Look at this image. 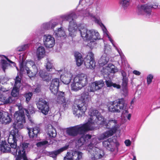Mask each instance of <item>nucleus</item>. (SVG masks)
I'll list each match as a JSON object with an SVG mask.
<instances>
[{
	"label": "nucleus",
	"mask_w": 160,
	"mask_h": 160,
	"mask_svg": "<svg viewBox=\"0 0 160 160\" xmlns=\"http://www.w3.org/2000/svg\"><path fill=\"white\" fill-rule=\"evenodd\" d=\"M98 138H92L90 141V143L87 146L86 149L92 155V160H98L103 157L104 153L103 150L98 148Z\"/></svg>",
	"instance_id": "nucleus-5"
},
{
	"label": "nucleus",
	"mask_w": 160,
	"mask_h": 160,
	"mask_svg": "<svg viewBox=\"0 0 160 160\" xmlns=\"http://www.w3.org/2000/svg\"><path fill=\"white\" fill-rule=\"evenodd\" d=\"M58 72L61 74V80L64 84H68L71 81V87L72 91L80 90L88 83L87 76L85 74H78L71 80L72 75L70 72H66L64 69L59 70Z\"/></svg>",
	"instance_id": "nucleus-4"
},
{
	"label": "nucleus",
	"mask_w": 160,
	"mask_h": 160,
	"mask_svg": "<svg viewBox=\"0 0 160 160\" xmlns=\"http://www.w3.org/2000/svg\"><path fill=\"white\" fill-rule=\"evenodd\" d=\"M39 74L40 77L45 81H48L50 79V78L49 75H48L43 70H40L39 71Z\"/></svg>",
	"instance_id": "nucleus-37"
},
{
	"label": "nucleus",
	"mask_w": 160,
	"mask_h": 160,
	"mask_svg": "<svg viewBox=\"0 0 160 160\" xmlns=\"http://www.w3.org/2000/svg\"><path fill=\"white\" fill-rule=\"evenodd\" d=\"M142 2L143 1V0H140Z\"/></svg>",
	"instance_id": "nucleus-57"
},
{
	"label": "nucleus",
	"mask_w": 160,
	"mask_h": 160,
	"mask_svg": "<svg viewBox=\"0 0 160 160\" xmlns=\"http://www.w3.org/2000/svg\"><path fill=\"white\" fill-rule=\"evenodd\" d=\"M148 6H149V10L150 12V16L151 15V8L156 9L158 8V3L155 2L153 3L152 5L148 4Z\"/></svg>",
	"instance_id": "nucleus-41"
},
{
	"label": "nucleus",
	"mask_w": 160,
	"mask_h": 160,
	"mask_svg": "<svg viewBox=\"0 0 160 160\" xmlns=\"http://www.w3.org/2000/svg\"><path fill=\"white\" fill-rule=\"evenodd\" d=\"M87 107V104L80 102L77 105V108L74 109L73 114L79 118L86 111Z\"/></svg>",
	"instance_id": "nucleus-10"
},
{
	"label": "nucleus",
	"mask_w": 160,
	"mask_h": 160,
	"mask_svg": "<svg viewBox=\"0 0 160 160\" xmlns=\"http://www.w3.org/2000/svg\"><path fill=\"white\" fill-rule=\"evenodd\" d=\"M27 46L28 45H24L20 46L16 48V51L19 52L22 51L26 49Z\"/></svg>",
	"instance_id": "nucleus-44"
},
{
	"label": "nucleus",
	"mask_w": 160,
	"mask_h": 160,
	"mask_svg": "<svg viewBox=\"0 0 160 160\" xmlns=\"http://www.w3.org/2000/svg\"><path fill=\"white\" fill-rule=\"evenodd\" d=\"M89 114L90 117L88 122L68 128L66 131L67 133L72 136L83 134L88 130L94 129L93 125L96 123L98 124L102 125L105 128L111 129L99 135L98 139L102 140L112 135L120 127V125L117 123V121L113 119H111L107 122L96 109H90Z\"/></svg>",
	"instance_id": "nucleus-1"
},
{
	"label": "nucleus",
	"mask_w": 160,
	"mask_h": 160,
	"mask_svg": "<svg viewBox=\"0 0 160 160\" xmlns=\"http://www.w3.org/2000/svg\"><path fill=\"white\" fill-rule=\"evenodd\" d=\"M119 4L123 8L126 9L129 5L130 0H120Z\"/></svg>",
	"instance_id": "nucleus-38"
},
{
	"label": "nucleus",
	"mask_w": 160,
	"mask_h": 160,
	"mask_svg": "<svg viewBox=\"0 0 160 160\" xmlns=\"http://www.w3.org/2000/svg\"><path fill=\"white\" fill-rule=\"evenodd\" d=\"M59 83V80L57 78L52 79L49 88L51 92L54 95L57 94L58 92Z\"/></svg>",
	"instance_id": "nucleus-19"
},
{
	"label": "nucleus",
	"mask_w": 160,
	"mask_h": 160,
	"mask_svg": "<svg viewBox=\"0 0 160 160\" xmlns=\"http://www.w3.org/2000/svg\"><path fill=\"white\" fill-rule=\"evenodd\" d=\"M133 160H136V159H135V157H134V159Z\"/></svg>",
	"instance_id": "nucleus-56"
},
{
	"label": "nucleus",
	"mask_w": 160,
	"mask_h": 160,
	"mask_svg": "<svg viewBox=\"0 0 160 160\" xmlns=\"http://www.w3.org/2000/svg\"><path fill=\"white\" fill-rule=\"evenodd\" d=\"M153 77V76L152 74H149L148 75L147 78V82L148 85L151 83Z\"/></svg>",
	"instance_id": "nucleus-42"
},
{
	"label": "nucleus",
	"mask_w": 160,
	"mask_h": 160,
	"mask_svg": "<svg viewBox=\"0 0 160 160\" xmlns=\"http://www.w3.org/2000/svg\"><path fill=\"white\" fill-rule=\"evenodd\" d=\"M20 78L17 76L15 81V84L11 92L12 96L14 97L18 96L19 94V88L21 86Z\"/></svg>",
	"instance_id": "nucleus-16"
},
{
	"label": "nucleus",
	"mask_w": 160,
	"mask_h": 160,
	"mask_svg": "<svg viewBox=\"0 0 160 160\" xmlns=\"http://www.w3.org/2000/svg\"><path fill=\"white\" fill-rule=\"evenodd\" d=\"M19 110L16 112L14 114V117L15 121L12 125L13 129L12 130L15 131L16 130L18 131V133L20 135H21V133L19 132L18 129L23 128L24 127V124L26 123L24 112L25 111L26 112V115L27 117H28V114L29 113L28 111L24 108H20V107H19Z\"/></svg>",
	"instance_id": "nucleus-6"
},
{
	"label": "nucleus",
	"mask_w": 160,
	"mask_h": 160,
	"mask_svg": "<svg viewBox=\"0 0 160 160\" xmlns=\"http://www.w3.org/2000/svg\"><path fill=\"white\" fill-rule=\"evenodd\" d=\"M13 100V98L11 96H8L4 94H0V101L4 104L11 103Z\"/></svg>",
	"instance_id": "nucleus-26"
},
{
	"label": "nucleus",
	"mask_w": 160,
	"mask_h": 160,
	"mask_svg": "<svg viewBox=\"0 0 160 160\" xmlns=\"http://www.w3.org/2000/svg\"><path fill=\"white\" fill-rule=\"evenodd\" d=\"M95 21L96 22L98 23L99 24H101L102 27V30L103 31L104 35L105 36L107 37L110 41L111 42V43H112V45L113 46L115 47L116 49H117V48L114 44V42L113 40L110 37L109 35H108V32L107 31V29L105 27V26L101 22V21L99 19H95Z\"/></svg>",
	"instance_id": "nucleus-21"
},
{
	"label": "nucleus",
	"mask_w": 160,
	"mask_h": 160,
	"mask_svg": "<svg viewBox=\"0 0 160 160\" xmlns=\"http://www.w3.org/2000/svg\"><path fill=\"white\" fill-rule=\"evenodd\" d=\"M25 109L27 111H28V113H29L28 114V117L29 120L31 123H33V121L32 120L31 117L29 116L30 114H31L35 113V109L33 106L31 105H29L28 106V110H27Z\"/></svg>",
	"instance_id": "nucleus-33"
},
{
	"label": "nucleus",
	"mask_w": 160,
	"mask_h": 160,
	"mask_svg": "<svg viewBox=\"0 0 160 160\" xmlns=\"http://www.w3.org/2000/svg\"><path fill=\"white\" fill-rule=\"evenodd\" d=\"M77 18V16L74 13L70 14L62 15L61 17L62 20L70 21L68 28L69 34L73 37L76 35L77 29L80 32L81 35L83 39L88 42L87 45L90 48L94 47L95 41L100 39V37L99 33L95 30L87 29L84 24H81L77 26L76 22L73 21L74 19Z\"/></svg>",
	"instance_id": "nucleus-2"
},
{
	"label": "nucleus",
	"mask_w": 160,
	"mask_h": 160,
	"mask_svg": "<svg viewBox=\"0 0 160 160\" xmlns=\"http://www.w3.org/2000/svg\"><path fill=\"white\" fill-rule=\"evenodd\" d=\"M40 91V90L39 88H38L35 89L34 91L36 92H38Z\"/></svg>",
	"instance_id": "nucleus-54"
},
{
	"label": "nucleus",
	"mask_w": 160,
	"mask_h": 160,
	"mask_svg": "<svg viewBox=\"0 0 160 160\" xmlns=\"http://www.w3.org/2000/svg\"><path fill=\"white\" fill-rule=\"evenodd\" d=\"M20 65L21 72L23 73L25 70H26L29 77L35 76L38 72V68L35 62L29 60L27 61L24 65V61L22 59Z\"/></svg>",
	"instance_id": "nucleus-7"
},
{
	"label": "nucleus",
	"mask_w": 160,
	"mask_h": 160,
	"mask_svg": "<svg viewBox=\"0 0 160 160\" xmlns=\"http://www.w3.org/2000/svg\"><path fill=\"white\" fill-rule=\"evenodd\" d=\"M83 153L79 151H71L67 152L63 160H80L81 159Z\"/></svg>",
	"instance_id": "nucleus-9"
},
{
	"label": "nucleus",
	"mask_w": 160,
	"mask_h": 160,
	"mask_svg": "<svg viewBox=\"0 0 160 160\" xmlns=\"http://www.w3.org/2000/svg\"><path fill=\"white\" fill-rule=\"evenodd\" d=\"M74 56L76 59L77 65L78 66H81L83 61L81 54L78 52H76L74 53Z\"/></svg>",
	"instance_id": "nucleus-30"
},
{
	"label": "nucleus",
	"mask_w": 160,
	"mask_h": 160,
	"mask_svg": "<svg viewBox=\"0 0 160 160\" xmlns=\"http://www.w3.org/2000/svg\"><path fill=\"white\" fill-rule=\"evenodd\" d=\"M92 138H95L93 136H92L91 135L89 134H86L83 136L78 140V141L77 144L78 147H81L82 145H83L87 143L89 141H90L89 143L87 145V146L90 143V141L92 139ZM87 147L86 148H87Z\"/></svg>",
	"instance_id": "nucleus-20"
},
{
	"label": "nucleus",
	"mask_w": 160,
	"mask_h": 160,
	"mask_svg": "<svg viewBox=\"0 0 160 160\" xmlns=\"http://www.w3.org/2000/svg\"><path fill=\"white\" fill-rule=\"evenodd\" d=\"M57 23L55 22L51 21L48 22L43 24L42 27L46 29H48L50 28H53L57 25Z\"/></svg>",
	"instance_id": "nucleus-31"
},
{
	"label": "nucleus",
	"mask_w": 160,
	"mask_h": 160,
	"mask_svg": "<svg viewBox=\"0 0 160 160\" xmlns=\"http://www.w3.org/2000/svg\"><path fill=\"white\" fill-rule=\"evenodd\" d=\"M2 117L3 123L7 124L10 123L11 121V118L8 113H5Z\"/></svg>",
	"instance_id": "nucleus-34"
},
{
	"label": "nucleus",
	"mask_w": 160,
	"mask_h": 160,
	"mask_svg": "<svg viewBox=\"0 0 160 160\" xmlns=\"http://www.w3.org/2000/svg\"><path fill=\"white\" fill-rule=\"evenodd\" d=\"M103 72H109L112 73H115L118 71V68L111 63H109L106 66L103 68Z\"/></svg>",
	"instance_id": "nucleus-23"
},
{
	"label": "nucleus",
	"mask_w": 160,
	"mask_h": 160,
	"mask_svg": "<svg viewBox=\"0 0 160 160\" xmlns=\"http://www.w3.org/2000/svg\"><path fill=\"white\" fill-rule=\"evenodd\" d=\"M123 94L125 96H127L128 94V90L127 87H123Z\"/></svg>",
	"instance_id": "nucleus-47"
},
{
	"label": "nucleus",
	"mask_w": 160,
	"mask_h": 160,
	"mask_svg": "<svg viewBox=\"0 0 160 160\" xmlns=\"http://www.w3.org/2000/svg\"><path fill=\"white\" fill-rule=\"evenodd\" d=\"M0 58L1 60L0 62V66L4 72L8 68V67L10 66L9 63H13V62L5 56L0 55Z\"/></svg>",
	"instance_id": "nucleus-18"
},
{
	"label": "nucleus",
	"mask_w": 160,
	"mask_h": 160,
	"mask_svg": "<svg viewBox=\"0 0 160 160\" xmlns=\"http://www.w3.org/2000/svg\"><path fill=\"white\" fill-rule=\"evenodd\" d=\"M110 139L107 141H105L103 142V146L108 149L111 151H113L114 149V147L112 146V144L109 142Z\"/></svg>",
	"instance_id": "nucleus-36"
},
{
	"label": "nucleus",
	"mask_w": 160,
	"mask_h": 160,
	"mask_svg": "<svg viewBox=\"0 0 160 160\" xmlns=\"http://www.w3.org/2000/svg\"><path fill=\"white\" fill-rule=\"evenodd\" d=\"M121 73L122 75V76L123 77V78H128L126 77V74L124 72V71L122 70L121 71Z\"/></svg>",
	"instance_id": "nucleus-51"
},
{
	"label": "nucleus",
	"mask_w": 160,
	"mask_h": 160,
	"mask_svg": "<svg viewBox=\"0 0 160 160\" xmlns=\"http://www.w3.org/2000/svg\"><path fill=\"white\" fill-rule=\"evenodd\" d=\"M23 137L18 133L17 130H11L9 136L8 141V144L5 141H2L0 144V150L3 152H10L14 155H16L17 160L20 159L22 157L24 160H27L26 152L28 151L29 144L27 142L21 143L19 146L17 147V142L22 141Z\"/></svg>",
	"instance_id": "nucleus-3"
},
{
	"label": "nucleus",
	"mask_w": 160,
	"mask_h": 160,
	"mask_svg": "<svg viewBox=\"0 0 160 160\" xmlns=\"http://www.w3.org/2000/svg\"><path fill=\"white\" fill-rule=\"evenodd\" d=\"M85 13L84 15H83L84 17H86V16H90L91 17H92V14L90 13L88 10H87L86 11H85Z\"/></svg>",
	"instance_id": "nucleus-49"
},
{
	"label": "nucleus",
	"mask_w": 160,
	"mask_h": 160,
	"mask_svg": "<svg viewBox=\"0 0 160 160\" xmlns=\"http://www.w3.org/2000/svg\"><path fill=\"white\" fill-rule=\"evenodd\" d=\"M0 90L3 92H5V91H8V90H7L6 88H3L1 85L0 87Z\"/></svg>",
	"instance_id": "nucleus-52"
},
{
	"label": "nucleus",
	"mask_w": 160,
	"mask_h": 160,
	"mask_svg": "<svg viewBox=\"0 0 160 160\" xmlns=\"http://www.w3.org/2000/svg\"><path fill=\"white\" fill-rule=\"evenodd\" d=\"M111 52V46L107 44H104V53L103 54H106L108 55Z\"/></svg>",
	"instance_id": "nucleus-40"
},
{
	"label": "nucleus",
	"mask_w": 160,
	"mask_h": 160,
	"mask_svg": "<svg viewBox=\"0 0 160 160\" xmlns=\"http://www.w3.org/2000/svg\"><path fill=\"white\" fill-rule=\"evenodd\" d=\"M105 83L107 87H111L112 86L114 88H116L117 89H119L121 88L120 85L113 83L110 80H106Z\"/></svg>",
	"instance_id": "nucleus-35"
},
{
	"label": "nucleus",
	"mask_w": 160,
	"mask_h": 160,
	"mask_svg": "<svg viewBox=\"0 0 160 160\" xmlns=\"http://www.w3.org/2000/svg\"><path fill=\"white\" fill-rule=\"evenodd\" d=\"M128 83V78H123L122 86L123 87H126Z\"/></svg>",
	"instance_id": "nucleus-46"
},
{
	"label": "nucleus",
	"mask_w": 160,
	"mask_h": 160,
	"mask_svg": "<svg viewBox=\"0 0 160 160\" xmlns=\"http://www.w3.org/2000/svg\"><path fill=\"white\" fill-rule=\"evenodd\" d=\"M48 142L46 140L40 142L37 144L38 147H41L48 144Z\"/></svg>",
	"instance_id": "nucleus-45"
},
{
	"label": "nucleus",
	"mask_w": 160,
	"mask_h": 160,
	"mask_svg": "<svg viewBox=\"0 0 160 160\" xmlns=\"http://www.w3.org/2000/svg\"><path fill=\"white\" fill-rule=\"evenodd\" d=\"M104 85V82L102 80L97 81L91 83L88 88V91L94 92L101 89Z\"/></svg>",
	"instance_id": "nucleus-13"
},
{
	"label": "nucleus",
	"mask_w": 160,
	"mask_h": 160,
	"mask_svg": "<svg viewBox=\"0 0 160 160\" xmlns=\"http://www.w3.org/2000/svg\"><path fill=\"white\" fill-rule=\"evenodd\" d=\"M84 65L86 68L93 69L95 66V62L94 58V54L92 52L88 53L84 59Z\"/></svg>",
	"instance_id": "nucleus-11"
},
{
	"label": "nucleus",
	"mask_w": 160,
	"mask_h": 160,
	"mask_svg": "<svg viewBox=\"0 0 160 160\" xmlns=\"http://www.w3.org/2000/svg\"><path fill=\"white\" fill-rule=\"evenodd\" d=\"M58 95L56 99L57 102L59 104H62L65 107L68 105V101L65 98V94L62 92H58Z\"/></svg>",
	"instance_id": "nucleus-17"
},
{
	"label": "nucleus",
	"mask_w": 160,
	"mask_h": 160,
	"mask_svg": "<svg viewBox=\"0 0 160 160\" xmlns=\"http://www.w3.org/2000/svg\"><path fill=\"white\" fill-rule=\"evenodd\" d=\"M43 41L44 45L47 48H52L54 46L55 44L54 38L50 35H44Z\"/></svg>",
	"instance_id": "nucleus-15"
},
{
	"label": "nucleus",
	"mask_w": 160,
	"mask_h": 160,
	"mask_svg": "<svg viewBox=\"0 0 160 160\" xmlns=\"http://www.w3.org/2000/svg\"><path fill=\"white\" fill-rule=\"evenodd\" d=\"M90 97L88 92L83 93L82 94L81 100L82 102L88 104L90 101Z\"/></svg>",
	"instance_id": "nucleus-32"
},
{
	"label": "nucleus",
	"mask_w": 160,
	"mask_h": 160,
	"mask_svg": "<svg viewBox=\"0 0 160 160\" xmlns=\"http://www.w3.org/2000/svg\"><path fill=\"white\" fill-rule=\"evenodd\" d=\"M131 115L130 114H128L127 116V118L129 120L131 118Z\"/></svg>",
	"instance_id": "nucleus-55"
},
{
	"label": "nucleus",
	"mask_w": 160,
	"mask_h": 160,
	"mask_svg": "<svg viewBox=\"0 0 160 160\" xmlns=\"http://www.w3.org/2000/svg\"><path fill=\"white\" fill-rule=\"evenodd\" d=\"M109 60L108 55L106 54H103L98 61V63L100 66H103L108 62Z\"/></svg>",
	"instance_id": "nucleus-29"
},
{
	"label": "nucleus",
	"mask_w": 160,
	"mask_h": 160,
	"mask_svg": "<svg viewBox=\"0 0 160 160\" xmlns=\"http://www.w3.org/2000/svg\"><path fill=\"white\" fill-rule=\"evenodd\" d=\"M47 63H46L45 66L47 70L49 71H52L54 70L53 65L50 61H49L48 59H46Z\"/></svg>",
	"instance_id": "nucleus-39"
},
{
	"label": "nucleus",
	"mask_w": 160,
	"mask_h": 160,
	"mask_svg": "<svg viewBox=\"0 0 160 160\" xmlns=\"http://www.w3.org/2000/svg\"><path fill=\"white\" fill-rule=\"evenodd\" d=\"M28 129L29 136L30 138H36L40 132V129L38 127H35L33 128H28Z\"/></svg>",
	"instance_id": "nucleus-22"
},
{
	"label": "nucleus",
	"mask_w": 160,
	"mask_h": 160,
	"mask_svg": "<svg viewBox=\"0 0 160 160\" xmlns=\"http://www.w3.org/2000/svg\"><path fill=\"white\" fill-rule=\"evenodd\" d=\"M53 35L57 38L60 37L64 38L66 37L65 32L62 27L59 28L57 30H56L54 32Z\"/></svg>",
	"instance_id": "nucleus-27"
},
{
	"label": "nucleus",
	"mask_w": 160,
	"mask_h": 160,
	"mask_svg": "<svg viewBox=\"0 0 160 160\" xmlns=\"http://www.w3.org/2000/svg\"><path fill=\"white\" fill-rule=\"evenodd\" d=\"M124 143L126 146H129L131 145V142L129 140L127 139L125 141Z\"/></svg>",
	"instance_id": "nucleus-48"
},
{
	"label": "nucleus",
	"mask_w": 160,
	"mask_h": 160,
	"mask_svg": "<svg viewBox=\"0 0 160 160\" xmlns=\"http://www.w3.org/2000/svg\"><path fill=\"white\" fill-rule=\"evenodd\" d=\"M149 8L148 4L139 5L137 7V12L138 15H143L145 13L147 17L149 18L150 17Z\"/></svg>",
	"instance_id": "nucleus-14"
},
{
	"label": "nucleus",
	"mask_w": 160,
	"mask_h": 160,
	"mask_svg": "<svg viewBox=\"0 0 160 160\" xmlns=\"http://www.w3.org/2000/svg\"><path fill=\"white\" fill-rule=\"evenodd\" d=\"M45 50L43 46L39 47L37 49L36 55L38 60H40L43 58L46 55Z\"/></svg>",
	"instance_id": "nucleus-24"
},
{
	"label": "nucleus",
	"mask_w": 160,
	"mask_h": 160,
	"mask_svg": "<svg viewBox=\"0 0 160 160\" xmlns=\"http://www.w3.org/2000/svg\"><path fill=\"white\" fill-rule=\"evenodd\" d=\"M4 79L3 78H1L0 77V83L1 82L2 84H3L4 83V82H3V80H4ZM1 86V85L0 84V87Z\"/></svg>",
	"instance_id": "nucleus-53"
},
{
	"label": "nucleus",
	"mask_w": 160,
	"mask_h": 160,
	"mask_svg": "<svg viewBox=\"0 0 160 160\" xmlns=\"http://www.w3.org/2000/svg\"><path fill=\"white\" fill-rule=\"evenodd\" d=\"M133 73L137 76H139L141 74V72L137 70H134L132 72Z\"/></svg>",
	"instance_id": "nucleus-50"
},
{
	"label": "nucleus",
	"mask_w": 160,
	"mask_h": 160,
	"mask_svg": "<svg viewBox=\"0 0 160 160\" xmlns=\"http://www.w3.org/2000/svg\"><path fill=\"white\" fill-rule=\"evenodd\" d=\"M37 107L40 111L44 115H47L49 111V107L47 102L40 99L37 103Z\"/></svg>",
	"instance_id": "nucleus-12"
},
{
	"label": "nucleus",
	"mask_w": 160,
	"mask_h": 160,
	"mask_svg": "<svg viewBox=\"0 0 160 160\" xmlns=\"http://www.w3.org/2000/svg\"><path fill=\"white\" fill-rule=\"evenodd\" d=\"M68 148V145H66L63 147H62L57 150L49 152V155L51 157L53 158H56L58 154L67 150Z\"/></svg>",
	"instance_id": "nucleus-25"
},
{
	"label": "nucleus",
	"mask_w": 160,
	"mask_h": 160,
	"mask_svg": "<svg viewBox=\"0 0 160 160\" xmlns=\"http://www.w3.org/2000/svg\"><path fill=\"white\" fill-rule=\"evenodd\" d=\"M108 107L109 111L111 112H121L122 114L128 113V111L126 108L124 101L122 98L110 102Z\"/></svg>",
	"instance_id": "nucleus-8"
},
{
	"label": "nucleus",
	"mask_w": 160,
	"mask_h": 160,
	"mask_svg": "<svg viewBox=\"0 0 160 160\" xmlns=\"http://www.w3.org/2000/svg\"><path fill=\"white\" fill-rule=\"evenodd\" d=\"M32 94L31 92H28L25 94V97L26 98V101L27 103H28L30 100Z\"/></svg>",
	"instance_id": "nucleus-43"
},
{
	"label": "nucleus",
	"mask_w": 160,
	"mask_h": 160,
	"mask_svg": "<svg viewBox=\"0 0 160 160\" xmlns=\"http://www.w3.org/2000/svg\"><path fill=\"white\" fill-rule=\"evenodd\" d=\"M48 135L50 138H54L57 135L56 130L51 125H49L47 129Z\"/></svg>",
	"instance_id": "nucleus-28"
}]
</instances>
